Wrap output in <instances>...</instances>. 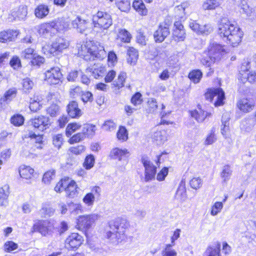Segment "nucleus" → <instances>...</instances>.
Listing matches in <instances>:
<instances>
[{
	"label": "nucleus",
	"mask_w": 256,
	"mask_h": 256,
	"mask_svg": "<svg viewBox=\"0 0 256 256\" xmlns=\"http://www.w3.org/2000/svg\"><path fill=\"white\" fill-rule=\"evenodd\" d=\"M218 33L222 40L232 47L236 46L241 42L244 36L241 28L227 18L220 19L218 23Z\"/></svg>",
	"instance_id": "f257e3e1"
},
{
	"label": "nucleus",
	"mask_w": 256,
	"mask_h": 256,
	"mask_svg": "<svg viewBox=\"0 0 256 256\" xmlns=\"http://www.w3.org/2000/svg\"><path fill=\"white\" fill-rule=\"evenodd\" d=\"M109 227L110 230L106 232V237L112 244L116 245L125 240V234L129 224L127 220L122 218H118L114 220L109 222Z\"/></svg>",
	"instance_id": "f03ea898"
},
{
	"label": "nucleus",
	"mask_w": 256,
	"mask_h": 256,
	"mask_svg": "<svg viewBox=\"0 0 256 256\" xmlns=\"http://www.w3.org/2000/svg\"><path fill=\"white\" fill-rule=\"evenodd\" d=\"M78 54L86 61L93 60L96 58L102 60L106 55L104 46L94 40L84 42L78 50Z\"/></svg>",
	"instance_id": "7ed1b4c3"
},
{
	"label": "nucleus",
	"mask_w": 256,
	"mask_h": 256,
	"mask_svg": "<svg viewBox=\"0 0 256 256\" xmlns=\"http://www.w3.org/2000/svg\"><path fill=\"white\" fill-rule=\"evenodd\" d=\"M92 24L97 31L107 30L112 24V16L107 12L98 11L92 15Z\"/></svg>",
	"instance_id": "20e7f679"
},
{
	"label": "nucleus",
	"mask_w": 256,
	"mask_h": 256,
	"mask_svg": "<svg viewBox=\"0 0 256 256\" xmlns=\"http://www.w3.org/2000/svg\"><path fill=\"white\" fill-rule=\"evenodd\" d=\"M70 45L68 41L62 38L59 37L52 42L51 47L48 50H47L48 46L42 47V52L45 54H52L54 56L58 54L63 50L67 48Z\"/></svg>",
	"instance_id": "39448f33"
},
{
	"label": "nucleus",
	"mask_w": 256,
	"mask_h": 256,
	"mask_svg": "<svg viewBox=\"0 0 256 256\" xmlns=\"http://www.w3.org/2000/svg\"><path fill=\"white\" fill-rule=\"evenodd\" d=\"M205 98L215 106H219L224 104V92L221 88H210L205 94Z\"/></svg>",
	"instance_id": "423d86ee"
},
{
	"label": "nucleus",
	"mask_w": 256,
	"mask_h": 256,
	"mask_svg": "<svg viewBox=\"0 0 256 256\" xmlns=\"http://www.w3.org/2000/svg\"><path fill=\"white\" fill-rule=\"evenodd\" d=\"M97 220L98 215L96 214L79 216L77 219L76 227L86 234L87 232L92 228Z\"/></svg>",
	"instance_id": "0eeeda50"
},
{
	"label": "nucleus",
	"mask_w": 256,
	"mask_h": 256,
	"mask_svg": "<svg viewBox=\"0 0 256 256\" xmlns=\"http://www.w3.org/2000/svg\"><path fill=\"white\" fill-rule=\"evenodd\" d=\"M141 162L144 168V180L149 182L155 178L156 174V166L146 156L142 158Z\"/></svg>",
	"instance_id": "6e6552de"
},
{
	"label": "nucleus",
	"mask_w": 256,
	"mask_h": 256,
	"mask_svg": "<svg viewBox=\"0 0 256 256\" xmlns=\"http://www.w3.org/2000/svg\"><path fill=\"white\" fill-rule=\"evenodd\" d=\"M28 138H30L29 144L26 148L24 147V150H27L29 153H32L36 149H42L44 146L43 137L42 134H36L35 133L31 132L28 134Z\"/></svg>",
	"instance_id": "1a4fd4ad"
},
{
	"label": "nucleus",
	"mask_w": 256,
	"mask_h": 256,
	"mask_svg": "<svg viewBox=\"0 0 256 256\" xmlns=\"http://www.w3.org/2000/svg\"><path fill=\"white\" fill-rule=\"evenodd\" d=\"M44 80L50 85L58 84L61 82L62 74L58 67L51 68L44 73Z\"/></svg>",
	"instance_id": "9d476101"
},
{
	"label": "nucleus",
	"mask_w": 256,
	"mask_h": 256,
	"mask_svg": "<svg viewBox=\"0 0 256 256\" xmlns=\"http://www.w3.org/2000/svg\"><path fill=\"white\" fill-rule=\"evenodd\" d=\"M54 228L53 224L48 220H40L35 222L32 226V232H39L46 236L51 233Z\"/></svg>",
	"instance_id": "9b49d317"
},
{
	"label": "nucleus",
	"mask_w": 256,
	"mask_h": 256,
	"mask_svg": "<svg viewBox=\"0 0 256 256\" xmlns=\"http://www.w3.org/2000/svg\"><path fill=\"white\" fill-rule=\"evenodd\" d=\"M84 241L82 236L78 233H72L65 240V247L68 250H76Z\"/></svg>",
	"instance_id": "f8f14e48"
},
{
	"label": "nucleus",
	"mask_w": 256,
	"mask_h": 256,
	"mask_svg": "<svg viewBox=\"0 0 256 256\" xmlns=\"http://www.w3.org/2000/svg\"><path fill=\"white\" fill-rule=\"evenodd\" d=\"M30 124L35 129L40 132H43L48 128L50 125L48 118L43 116H40L30 119Z\"/></svg>",
	"instance_id": "ddd939ff"
},
{
	"label": "nucleus",
	"mask_w": 256,
	"mask_h": 256,
	"mask_svg": "<svg viewBox=\"0 0 256 256\" xmlns=\"http://www.w3.org/2000/svg\"><path fill=\"white\" fill-rule=\"evenodd\" d=\"M168 24L166 23L160 24L158 29L154 32V38L156 42H162L170 34Z\"/></svg>",
	"instance_id": "4468645a"
},
{
	"label": "nucleus",
	"mask_w": 256,
	"mask_h": 256,
	"mask_svg": "<svg viewBox=\"0 0 256 256\" xmlns=\"http://www.w3.org/2000/svg\"><path fill=\"white\" fill-rule=\"evenodd\" d=\"M189 26L194 32L199 34L208 35L213 31V28L210 24L201 26L193 20L190 22Z\"/></svg>",
	"instance_id": "2eb2a0df"
},
{
	"label": "nucleus",
	"mask_w": 256,
	"mask_h": 256,
	"mask_svg": "<svg viewBox=\"0 0 256 256\" xmlns=\"http://www.w3.org/2000/svg\"><path fill=\"white\" fill-rule=\"evenodd\" d=\"M256 100L252 98L240 99L238 102V107L242 112L248 113L251 112L256 106Z\"/></svg>",
	"instance_id": "dca6fc26"
},
{
	"label": "nucleus",
	"mask_w": 256,
	"mask_h": 256,
	"mask_svg": "<svg viewBox=\"0 0 256 256\" xmlns=\"http://www.w3.org/2000/svg\"><path fill=\"white\" fill-rule=\"evenodd\" d=\"M72 24L74 28L77 30L78 32L86 35L90 30V29L88 28L90 22L85 20L82 19L80 16H77L75 20H72Z\"/></svg>",
	"instance_id": "f3484780"
},
{
	"label": "nucleus",
	"mask_w": 256,
	"mask_h": 256,
	"mask_svg": "<svg viewBox=\"0 0 256 256\" xmlns=\"http://www.w3.org/2000/svg\"><path fill=\"white\" fill-rule=\"evenodd\" d=\"M224 52V46L221 44L217 43H211L208 48L207 54L216 60H218Z\"/></svg>",
	"instance_id": "a211bd4d"
},
{
	"label": "nucleus",
	"mask_w": 256,
	"mask_h": 256,
	"mask_svg": "<svg viewBox=\"0 0 256 256\" xmlns=\"http://www.w3.org/2000/svg\"><path fill=\"white\" fill-rule=\"evenodd\" d=\"M256 124V118L252 116H248L242 120L240 127L242 132H250Z\"/></svg>",
	"instance_id": "6ab92c4d"
},
{
	"label": "nucleus",
	"mask_w": 256,
	"mask_h": 256,
	"mask_svg": "<svg viewBox=\"0 0 256 256\" xmlns=\"http://www.w3.org/2000/svg\"><path fill=\"white\" fill-rule=\"evenodd\" d=\"M172 32V38L176 42L184 41L186 38V32L184 26L180 22H176Z\"/></svg>",
	"instance_id": "aec40b11"
},
{
	"label": "nucleus",
	"mask_w": 256,
	"mask_h": 256,
	"mask_svg": "<svg viewBox=\"0 0 256 256\" xmlns=\"http://www.w3.org/2000/svg\"><path fill=\"white\" fill-rule=\"evenodd\" d=\"M54 24L52 21L41 24L38 26V33L44 37L52 36L56 32L54 26Z\"/></svg>",
	"instance_id": "412c9836"
},
{
	"label": "nucleus",
	"mask_w": 256,
	"mask_h": 256,
	"mask_svg": "<svg viewBox=\"0 0 256 256\" xmlns=\"http://www.w3.org/2000/svg\"><path fill=\"white\" fill-rule=\"evenodd\" d=\"M86 72H90L94 78L97 79L103 76L106 72V68L102 64H94L87 68Z\"/></svg>",
	"instance_id": "4be33fe9"
},
{
	"label": "nucleus",
	"mask_w": 256,
	"mask_h": 256,
	"mask_svg": "<svg viewBox=\"0 0 256 256\" xmlns=\"http://www.w3.org/2000/svg\"><path fill=\"white\" fill-rule=\"evenodd\" d=\"M17 94V90L14 88L6 92L4 96L0 98V108L5 106L14 98Z\"/></svg>",
	"instance_id": "5701e85b"
},
{
	"label": "nucleus",
	"mask_w": 256,
	"mask_h": 256,
	"mask_svg": "<svg viewBox=\"0 0 256 256\" xmlns=\"http://www.w3.org/2000/svg\"><path fill=\"white\" fill-rule=\"evenodd\" d=\"M18 35L16 30H8L0 32V42L6 43L14 41Z\"/></svg>",
	"instance_id": "b1692460"
},
{
	"label": "nucleus",
	"mask_w": 256,
	"mask_h": 256,
	"mask_svg": "<svg viewBox=\"0 0 256 256\" xmlns=\"http://www.w3.org/2000/svg\"><path fill=\"white\" fill-rule=\"evenodd\" d=\"M67 112L72 118H78L82 115L81 110L78 107V104L76 101H72L67 106Z\"/></svg>",
	"instance_id": "393cba45"
},
{
	"label": "nucleus",
	"mask_w": 256,
	"mask_h": 256,
	"mask_svg": "<svg viewBox=\"0 0 256 256\" xmlns=\"http://www.w3.org/2000/svg\"><path fill=\"white\" fill-rule=\"evenodd\" d=\"M77 189V185L74 180L70 181L68 179H66V185L64 191L67 196L74 198L78 193Z\"/></svg>",
	"instance_id": "a878e982"
},
{
	"label": "nucleus",
	"mask_w": 256,
	"mask_h": 256,
	"mask_svg": "<svg viewBox=\"0 0 256 256\" xmlns=\"http://www.w3.org/2000/svg\"><path fill=\"white\" fill-rule=\"evenodd\" d=\"M211 115L210 112H208L198 107L197 110L191 112V116L198 122H202L206 118Z\"/></svg>",
	"instance_id": "bb28decb"
},
{
	"label": "nucleus",
	"mask_w": 256,
	"mask_h": 256,
	"mask_svg": "<svg viewBox=\"0 0 256 256\" xmlns=\"http://www.w3.org/2000/svg\"><path fill=\"white\" fill-rule=\"evenodd\" d=\"M176 198L181 202H184L187 198L185 182L182 180L179 184L176 194Z\"/></svg>",
	"instance_id": "cd10ccee"
},
{
	"label": "nucleus",
	"mask_w": 256,
	"mask_h": 256,
	"mask_svg": "<svg viewBox=\"0 0 256 256\" xmlns=\"http://www.w3.org/2000/svg\"><path fill=\"white\" fill-rule=\"evenodd\" d=\"M27 14L26 6H21L18 8L12 10L11 16L14 18V20H22L25 18Z\"/></svg>",
	"instance_id": "c85d7f7f"
},
{
	"label": "nucleus",
	"mask_w": 256,
	"mask_h": 256,
	"mask_svg": "<svg viewBox=\"0 0 256 256\" xmlns=\"http://www.w3.org/2000/svg\"><path fill=\"white\" fill-rule=\"evenodd\" d=\"M132 7L140 15L144 16L148 14V10L142 0H134Z\"/></svg>",
	"instance_id": "c756f323"
},
{
	"label": "nucleus",
	"mask_w": 256,
	"mask_h": 256,
	"mask_svg": "<svg viewBox=\"0 0 256 256\" xmlns=\"http://www.w3.org/2000/svg\"><path fill=\"white\" fill-rule=\"evenodd\" d=\"M50 8L47 5L41 4L37 6L34 10V14L37 18H44L48 15Z\"/></svg>",
	"instance_id": "7c9ffc66"
},
{
	"label": "nucleus",
	"mask_w": 256,
	"mask_h": 256,
	"mask_svg": "<svg viewBox=\"0 0 256 256\" xmlns=\"http://www.w3.org/2000/svg\"><path fill=\"white\" fill-rule=\"evenodd\" d=\"M152 138L158 144H162L167 140L166 132L164 130L156 131L153 134Z\"/></svg>",
	"instance_id": "2f4dec72"
},
{
	"label": "nucleus",
	"mask_w": 256,
	"mask_h": 256,
	"mask_svg": "<svg viewBox=\"0 0 256 256\" xmlns=\"http://www.w3.org/2000/svg\"><path fill=\"white\" fill-rule=\"evenodd\" d=\"M126 78V74L121 72L118 75V78L114 80L112 83V87L118 90L124 86V82Z\"/></svg>",
	"instance_id": "473e14b6"
},
{
	"label": "nucleus",
	"mask_w": 256,
	"mask_h": 256,
	"mask_svg": "<svg viewBox=\"0 0 256 256\" xmlns=\"http://www.w3.org/2000/svg\"><path fill=\"white\" fill-rule=\"evenodd\" d=\"M112 154L114 158L122 160L128 158V152L126 149L114 148L112 150Z\"/></svg>",
	"instance_id": "72a5a7b5"
},
{
	"label": "nucleus",
	"mask_w": 256,
	"mask_h": 256,
	"mask_svg": "<svg viewBox=\"0 0 256 256\" xmlns=\"http://www.w3.org/2000/svg\"><path fill=\"white\" fill-rule=\"evenodd\" d=\"M8 186L6 184L0 188V206H6L8 204V197L9 194Z\"/></svg>",
	"instance_id": "f704fd0d"
},
{
	"label": "nucleus",
	"mask_w": 256,
	"mask_h": 256,
	"mask_svg": "<svg viewBox=\"0 0 256 256\" xmlns=\"http://www.w3.org/2000/svg\"><path fill=\"white\" fill-rule=\"evenodd\" d=\"M34 172V170L28 166H21L19 173L20 176L25 179L30 178Z\"/></svg>",
	"instance_id": "c9c22d12"
},
{
	"label": "nucleus",
	"mask_w": 256,
	"mask_h": 256,
	"mask_svg": "<svg viewBox=\"0 0 256 256\" xmlns=\"http://www.w3.org/2000/svg\"><path fill=\"white\" fill-rule=\"evenodd\" d=\"M41 100L38 96H34L30 100V108L32 112H36L40 109L41 106Z\"/></svg>",
	"instance_id": "e433bc0d"
},
{
	"label": "nucleus",
	"mask_w": 256,
	"mask_h": 256,
	"mask_svg": "<svg viewBox=\"0 0 256 256\" xmlns=\"http://www.w3.org/2000/svg\"><path fill=\"white\" fill-rule=\"evenodd\" d=\"M52 22L55 24L54 26L56 32L64 30L68 28V24L65 22V20L62 18L52 20Z\"/></svg>",
	"instance_id": "4c0bfd02"
},
{
	"label": "nucleus",
	"mask_w": 256,
	"mask_h": 256,
	"mask_svg": "<svg viewBox=\"0 0 256 256\" xmlns=\"http://www.w3.org/2000/svg\"><path fill=\"white\" fill-rule=\"evenodd\" d=\"M220 244H218L216 246H208L203 256H220Z\"/></svg>",
	"instance_id": "58836bf2"
},
{
	"label": "nucleus",
	"mask_w": 256,
	"mask_h": 256,
	"mask_svg": "<svg viewBox=\"0 0 256 256\" xmlns=\"http://www.w3.org/2000/svg\"><path fill=\"white\" fill-rule=\"evenodd\" d=\"M250 62L248 60H244L239 71L238 80L240 82L242 77H244V74H248L250 72Z\"/></svg>",
	"instance_id": "ea45409f"
},
{
	"label": "nucleus",
	"mask_w": 256,
	"mask_h": 256,
	"mask_svg": "<svg viewBox=\"0 0 256 256\" xmlns=\"http://www.w3.org/2000/svg\"><path fill=\"white\" fill-rule=\"evenodd\" d=\"M202 76V72L200 70H194L190 72L188 78L194 84L200 82Z\"/></svg>",
	"instance_id": "a19ab883"
},
{
	"label": "nucleus",
	"mask_w": 256,
	"mask_h": 256,
	"mask_svg": "<svg viewBox=\"0 0 256 256\" xmlns=\"http://www.w3.org/2000/svg\"><path fill=\"white\" fill-rule=\"evenodd\" d=\"M127 54L128 56V62L131 64H134L138 56V50L134 48H130L128 50Z\"/></svg>",
	"instance_id": "79ce46f5"
},
{
	"label": "nucleus",
	"mask_w": 256,
	"mask_h": 256,
	"mask_svg": "<svg viewBox=\"0 0 256 256\" xmlns=\"http://www.w3.org/2000/svg\"><path fill=\"white\" fill-rule=\"evenodd\" d=\"M132 38L130 33L126 29H120L118 34V40L122 42L128 43Z\"/></svg>",
	"instance_id": "37998d69"
},
{
	"label": "nucleus",
	"mask_w": 256,
	"mask_h": 256,
	"mask_svg": "<svg viewBox=\"0 0 256 256\" xmlns=\"http://www.w3.org/2000/svg\"><path fill=\"white\" fill-rule=\"evenodd\" d=\"M116 4L122 12H128L130 8V3L129 0H117Z\"/></svg>",
	"instance_id": "c03bdc74"
},
{
	"label": "nucleus",
	"mask_w": 256,
	"mask_h": 256,
	"mask_svg": "<svg viewBox=\"0 0 256 256\" xmlns=\"http://www.w3.org/2000/svg\"><path fill=\"white\" fill-rule=\"evenodd\" d=\"M220 5L219 2L216 0H206L202 4V8L204 10H213Z\"/></svg>",
	"instance_id": "a18cd8bd"
},
{
	"label": "nucleus",
	"mask_w": 256,
	"mask_h": 256,
	"mask_svg": "<svg viewBox=\"0 0 256 256\" xmlns=\"http://www.w3.org/2000/svg\"><path fill=\"white\" fill-rule=\"evenodd\" d=\"M232 169L229 165L224 166L220 174V176L223 179L224 182H226L230 180L232 174Z\"/></svg>",
	"instance_id": "49530a36"
},
{
	"label": "nucleus",
	"mask_w": 256,
	"mask_h": 256,
	"mask_svg": "<svg viewBox=\"0 0 256 256\" xmlns=\"http://www.w3.org/2000/svg\"><path fill=\"white\" fill-rule=\"evenodd\" d=\"M68 207L70 212L74 214H77L82 212V206L80 204L71 202L68 204Z\"/></svg>",
	"instance_id": "de8ad7c7"
},
{
	"label": "nucleus",
	"mask_w": 256,
	"mask_h": 256,
	"mask_svg": "<svg viewBox=\"0 0 256 256\" xmlns=\"http://www.w3.org/2000/svg\"><path fill=\"white\" fill-rule=\"evenodd\" d=\"M118 140L122 142L126 141L128 139V132L126 127L120 126L116 133Z\"/></svg>",
	"instance_id": "09e8293b"
},
{
	"label": "nucleus",
	"mask_w": 256,
	"mask_h": 256,
	"mask_svg": "<svg viewBox=\"0 0 256 256\" xmlns=\"http://www.w3.org/2000/svg\"><path fill=\"white\" fill-rule=\"evenodd\" d=\"M96 126L92 124H86L82 128V133L84 134V136H92L94 134L96 130Z\"/></svg>",
	"instance_id": "8fccbe9b"
},
{
	"label": "nucleus",
	"mask_w": 256,
	"mask_h": 256,
	"mask_svg": "<svg viewBox=\"0 0 256 256\" xmlns=\"http://www.w3.org/2000/svg\"><path fill=\"white\" fill-rule=\"evenodd\" d=\"M216 130L214 128H212L210 132L206 136V140L204 142L205 145L212 144L215 142L217 140L216 136L215 134Z\"/></svg>",
	"instance_id": "3c124183"
},
{
	"label": "nucleus",
	"mask_w": 256,
	"mask_h": 256,
	"mask_svg": "<svg viewBox=\"0 0 256 256\" xmlns=\"http://www.w3.org/2000/svg\"><path fill=\"white\" fill-rule=\"evenodd\" d=\"M22 90L25 93H29L33 88L34 83L30 78H27L22 80Z\"/></svg>",
	"instance_id": "603ef678"
},
{
	"label": "nucleus",
	"mask_w": 256,
	"mask_h": 256,
	"mask_svg": "<svg viewBox=\"0 0 256 256\" xmlns=\"http://www.w3.org/2000/svg\"><path fill=\"white\" fill-rule=\"evenodd\" d=\"M95 158L92 154H89L87 156L83 163V166L86 170H90L92 168L94 164Z\"/></svg>",
	"instance_id": "864d4df0"
},
{
	"label": "nucleus",
	"mask_w": 256,
	"mask_h": 256,
	"mask_svg": "<svg viewBox=\"0 0 256 256\" xmlns=\"http://www.w3.org/2000/svg\"><path fill=\"white\" fill-rule=\"evenodd\" d=\"M44 58L36 54L31 59V65L36 68H39L44 62Z\"/></svg>",
	"instance_id": "5fc2aeb1"
},
{
	"label": "nucleus",
	"mask_w": 256,
	"mask_h": 256,
	"mask_svg": "<svg viewBox=\"0 0 256 256\" xmlns=\"http://www.w3.org/2000/svg\"><path fill=\"white\" fill-rule=\"evenodd\" d=\"M247 81L250 83L256 82V72H250L248 74H244V77H242L240 82L244 84Z\"/></svg>",
	"instance_id": "6e6d98bb"
},
{
	"label": "nucleus",
	"mask_w": 256,
	"mask_h": 256,
	"mask_svg": "<svg viewBox=\"0 0 256 256\" xmlns=\"http://www.w3.org/2000/svg\"><path fill=\"white\" fill-rule=\"evenodd\" d=\"M24 118L20 114H16L11 118L10 122L14 126H19L24 124Z\"/></svg>",
	"instance_id": "4d7b16f0"
},
{
	"label": "nucleus",
	"mask_w": 256,
	"mask_h": 256,
	"mask_svg": "<svg viewBox=\"0 0 256 256\" xmlns=\"http://www.w3.org/2000/svg\"><path fill=\"white\" fill-rule=\"evenodd\" d=\"M95 200V196L94 194L88 192L82 198V201L84 204L88 206H93Z\"/></svg>",
	"instance_id": "13d9d810"
},
{
	"label": "nucleus",
	"mask_w": 256,
	"mask_h": 256,
	"mask_svg": "<svg viewBox=\"0 0 256 256\" xmlns=\"http://www.w3.org/2000/svg\"><path fill=\"white\" fill-rule=\"evenodd\" d=\"M41 214L44 215V216H51L54 212V209L50 207L48 204H43L42 208L40 210Z\"/></svg>",
	"instance_id": "bf43d9fd"
},
{
	"label": "nucleus",
	"mask_w": 256,
	"mask_h": 256,
	"mask_svg": "<svg viewBox=\"0 0 256 256\" xmlns=\"http://www.w3.org/2000/svg\"><path fill=\"white\" fill-rule=\"evenodd\" d=\"M36 54L34 49L29 48L22 52L21 56L24 59H32Z\"/></svg>",
	"instance_id": "052dcab7"
},
{
	"label": "nucleus",
	"mask_w": 256,
	"mask_h": 256,
	"mask_svg": "<svg viewBox=\"0 0 256 256\" xmlns=\"http://www.w3.org/2000/svg\"><path fill=\"white\" fill-rule=\"evenodd\" d=\"M4 248L5 252H11L18 248V245L12 241H7L5 242Z\"/></svg>",
	"instance_id": "680f3d73"
},
{
	"label": "nucleus",
	"mask_w": 256,
	"mask_h": 256,
	"mask_svg": "<svg viewBox=\"0 0 256 256\" xmlns=\"http://www.w3.org/2000/svg\"><path fill=\"white\" fill-rule=\"evenodd\" d=\"M222 208V202H216L212 208L210 214L214 216L217 215L221 211Z\"/></svg>",
	"instance_id": "e2e57ef3"
},
{
	"label": "nucleus",
	"mask_w": 256,
	"mask_h": 256,
	"mask_svg": "<svg viewBox=\"0 0 256 256\" xmlns=\"http://www.w3.org/2000/svg\"><path fill=\"white\" fill-rule=\"evenodd\" d=\"M82 72L78 71L76 70H72L70 72H68L67 76V80L69 82H76L78 79V76L79 75L81 74Z\"/></svg>",
	"instance_id": "0e129e2a"
},
{
	"label": "nucleus",
	"mask_w": 256,
	"mask_h": 256,
	"mask_svg": "<svg viewBox=\"0 0 256 256\" xmlns=\"http://www.w3.org/2000/svg\"><path fill=\"white\" fill-rule=\"evenodd\" d=\"M47 112L52 117H55L60 113V108L56 104H52L48 109Z\"/></svg>",
	"instance_id": "69168bd1"
},
{
	"label": "nucleus",
	"mask_w": 256,
	"mask_h": 256,
	"mask_svg": "<svg viewBox=\"0 0 256 256\" xmlns=\"http://www.w3.org/2000/svg\"><path fill=\"white\" fill-rule=\"evenodd\" d=\"M202 180L200 178H194L190 182V186L195 190L200 188L202 186Z\"/></svg>",
	"instance_id": "338daca9"
},
{
	"label": "nucleus",
	"mask_w": 256,
	"mask_h": 256,
	"mask_svg": "<svg viewBox=\"0 0 256 256\" xmlns=\"http://www.w3.org/2000/svg\"><path fill=\"white\" fill-rule=\"evenodd\" d=\"M142 95L140 92H136L131 98V102L134 106L140 104L142 102Z\"/></svg>",
	"instance_id": "774afa93"
}]
</instances>
